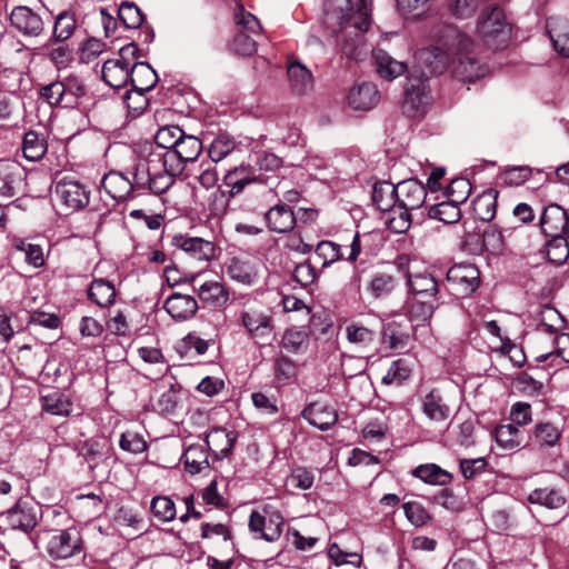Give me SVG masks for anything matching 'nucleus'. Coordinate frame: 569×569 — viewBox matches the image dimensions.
Here are the masks:
<instances>
[{
	"label": "nucleus",
	"mask_w": 569,
	"mask_h": 569,
	"mask_svg": "<svg viewBox=\"0 0 569 569\" xmlns=\"http://www.w3.org/2000/svg\"><path fill=\"white\" fill-rule=\"evenodd\" d=\"M421 410L429 421L437 425H445L451 413L450 407L436 389L422 397Z\"/></svg>",
	"instance_id": "nucleus-19"
},
{
	"label": "nucleus",
	"mask_w": 569,
	"mask_h": 569,
	"mask_svg": "<svg viewBox=\"0 0 569 569\" xmlns=\"http://www.w3.org/2000/svg\"><path fill=\"white\" fill-rule=\"evenodd\" d=\"M372 201L379 210L396 213V186L388 181L377 182L372 190Z\"/></svg>",
	"instance_id": "nucleus-29"
},
{
	"label": "nucleus",
	"mask_w": 569,
	"mask_h": 569,
	"mask_svg": "<svg viewBox=\"0 0 569 569\" xmlns=\"http://www.w3.org/2000/svg\"><path fill=\"white\" fill-rule=\"evenodd\" d=\"M443 46L453 51L450 70L452 76L463 82H473L488 73V68L476 56L472 39L457 29L447 26L443 29Z\"/></svg>",
	"instance_id": "nucleus-2"
},
{
	"label": "nucleus",
	"mask_w": 569,
	"mask_h": 569,
	"mask_svg": "<svg viewBox=\"0 0 569 569\" xmlns=\"http://www.w3.org/2000/svg\"><path fill=\"white\" fill-rule=\"evenodd\" d=\"M302 417L310 425L323 431L330 429L338 420L336 410L320 402L307 406L302 411Z\"/></svg>",
	"instance_id": "nucleus-21"
},
{
	"label": "nucleus",
	"mask_w": 569,
	"mask_h": 569,
	"mask_svg": "<svg viewBox=\"0 0 569 569\" xmlns=\"http://www.w3.org/2000/svg\"><path fill=\"white\" fill-rule=\"evenodd\" d=\"M201 151L200 139L183 133L174 149L151 150L143 158L141 176L143 178L150 174V171L153 172L156 188L166 192L172 186L174 178L183 172L187 163L196 161Z\"/></svg>",
	"instance_id": "nucleus-1"
},
{
	"label": "nucleus",
	"mask_w": 569,
	"mask_h": 569,
	"mask_svg": "<svg viewBox=\"0 0 569 569\" xmlns=\"http://www.w3.org/2000/svg\"><path fill=\"white\" fill-rule=\"evenodd\" d=\"M521 230L518 228L497 229L493 226L487 227L481 234H469L465 247L473 246L481 240V249H498L517 244Z\"/></svg>",
	"instance_id": "nucleus-13"
},
{
	"label": "nucleus",
	"mask_w": 569,
	"mask_h": 569,
	"mask_svg": "<svg viewBox=\"0 0 569 569\" xmlns=\"http://www.w3.org/2000/svg\"><path fill=\"white\" fill-rule=\"evenodd\" d=\"M269 227L277 232L291 231L296 224V216L290 207L283 203L276 204L266 213Z\"/></svg>",
	"instance_id": "nucleus-27"
},
{
	"label": "nucleus",
	"mask_w": 569,
	"mask_h": 569,
	"mask_svg": "<svg viewBox=\"0 0 569 569\" xmlns=\"http://www.w3.org/2000/svg\"><path fill=\"white\" fill-rule=\"evenodd\" d=\"M498 191L489 189L473 201L475 214L482 221H490L496 214Z\"/></svg>",
	"instance_id": "nucleus-39"
},
{
	"label": "nucleus",
	"mask_w": 569,
	"mask_h": 569,
	"mask_svg": "<svg viewBox=\"0 0 569 569\" xmlns=\"http://www.w3.org/2000/svg\"><path fill=\"white\" fill-rule=\"evenodd\" d=\"M54 194L59 203L71 212L81 210L89 203V191L77 180L61 179L56 183Z\"/></svg>",
	"instance_id": "nucleus-14"
},
{
	"label": "nucleus",
	"mask_w": 569,
	"mask_h": 569,
	"mask_svg": "<svg viewBox=\"0 0 569 569\" xmlns=\"http://www.w3.org/2000/svg\"><path fill=\"white\" fill-rule=\"evenodd\" d=\"M470 193L471 183L466 178L452 179L445 192L447 199L458 204L463 203L469 198Z\"/></svg>",
	"instance_id": "nucleus-59"
},
{
	"label": "nucleus",
	"mask_w": 569,
	"mask_h": 569,
	"mask_svg": "<svg viewBox=\"0 0 569 569\" xmlns=\"http://www.w3.org/2000/svg\"><path fill=\"white\" fill-rule=\"evenodd\" d=\"M118 17L128 29H136L143 22V14L133 2H122L118 8Z\"/></svg>",
	"instance_id": "nucleus-57"
},
{
	"label": "nucleus",
	"mask_w": 569,
	"mask_h": 569,
	"mask_svg": "<svg viewBox=\"0 0 569 569\" xmlns=\"http://www.w3.org/2000/svg\"><path fill=\"white\" fill-rule=\"evenodd\" d=\"M429 216L445 223H456L459 221L461 212L458 203H453L451 200L447 199L446 201L432 206L429 210Z\"/></svg>",
	"instance_id": "nucleus-47"
},
{
	"label": "nucleus",
	"mask_w": 569,
	"mask_h": 569,
	"mask_svg": "<svg viewBox=\"0 0 569 569\" xmlns=\"http://www.w3.org/2000/svg\"><path fill=\"white\" fill-rule=\"evenodd\" d=\"M370 0H326L327 14L336 17L340 24L365 32L370 26Z\"/></svg>",
	"instance_id": "nucleus-4"
},
{
	"label": "nucleus",
	"mask_w": 569,
	"mask_h": 569,
	"mask_svg": "<svg viewBox=\"0 0 569 569\" xmlns=\"http://www.w3.org/2000/svg\"><path fill=\"white\" fill-rule=\"evenodd\" d=\"M152 515L160 521L169 522L176 518V505L167 496H157L150 503Z\"/></svg>",
	"instance_id": "nucleus-52"
},
{
	"label": "nucleus",
	"mask_w": 569,
	"mask_h": 569,
	"mask_svg": "<svg viewBox=\"0 0 569 569\" xmlns=\"http://www.w3.org/2000/svg\"><path fill=\"white\" fill-rule=\"evenodd\" d=\"M234 20L238 32L232 42V49L241 56H251L257 51V41L253 36L261 32V26L258 19L250 12L239 7L234 13Z\"/></svg>",
	"instance_id": "nucleus-6"
},
{
	"label": "nucleus",
	"mask_w": 569,
	"mask_h": 569,
	"mask_svg": "<svg viewBox=\"0 0 569 569\" xmlns=\"http://www.w3.org/2000/svg\"><path fill=\"white\" fill-rule=\"evenodd\" d=\"M137 50L133 43H129L119 50L118 57L103 62L101 73L107 84L120 89L129 82L131 61L128 58H134Z\"/></svg>",
	"instance_id": "nucleus-8"
},
{
	"label": "nucleus",
	"mask_w": 569,
	"mask_h": 569,
	"mask_svg": "<svg viewBox=\"0 0 569 569\" xmlns=\"http://www.w3.org/2000/svg\"><path fill=\"white\" fill-rule=\"evenodd\" d=\"M184 468L188 472L196 475L209 466L208 455L202 446H190L182 456Z\"/></svg>",
	"instance_id": "nucleus-44"
},
{
	"label": "nucleus",
	"mask_w": 569,
	"mask_h": 569,
	"mask_svg": "<svg viewBox=\"0 0 569 569\" xmlns=\"http://www.w3.org/2000/svg\"><path fill=\"white\" fill-rule=\"evenodd\" d=\"M224 184L230 188V197L241 193L244 188L257 181L252 170L246 166L234 167L227 171L223 178Z\"/></svg>",
	"instance_id": "nucleus-28"
},
{
	"label": "nucleus",
	"mask_w": 569,
	"mask_h": 569,
	"mask_svg": "<svg viewBox=\"0 0 569 569\" xmlns=\"http://www.w3.org/2000/svg\"><path fill=\"white\" fill-rule=\"evenodd\" d=\"M182 129L178 126H166L160 128L154 137L156 148L153 150H172L183 136Z\"/></svg>",
	"instance_id": "nucleus-50"
},
{
	"label": "nucleus",
	"mask_w": 569,
	"mask_h": 569,
	"mask_svg": "<svg viewBox=\"0 0 569 569\" xmlns=\"http://www.w3.org/2000/svg\"><path fill=\"white\" fill-rule=\"evenodd\" d=\"M42 409L54 416H68L72 403L69 397L60 391H52L41 398Z\"/></svg>",
	"instance_id": "nucleus-38"
},
{
	"label": "nucleus",
	"mask_w": 569,
	"mask_h": 569,
	"mask_svg": "<svg viewBox=\"0 0 569 569\" xmlns=\"http://www.w3.org/2000/svg\"><path fill=\"white\" fill-rule=\"evenodd\" d=\"M10 23L12 28L26 38H37L44 30L42 18L26 6H18L12 9Z\"/></svg>",
	"instance_id": "nucleus-18"
},
{
	"label": "nucleus",
	"mask_w": 569,
	"mask_h": 569,
	"mask_svg": "<svg viewBox=\"0 0 569 569\" xmlns=\"http://www.w3.org/2000/svg\"><path fill=\"white\" fill-rule=\"evenodd\" d=\"M448 281L461 286L466 293L473 292L479 284V271L471 264H458L447 272Z\"/></svg>",
	"instance_id": "nucleus-25"
},
{
	"label": "nucleus",
	"mask_w": 569,
	"mask_h": 569,
	"mask_svg": "<svg viewBox=\"0 0 569 569\" xmlns=\"http://www.w3.org/2000/svg\"><path fill=\"white\" fill-rule=\"evenodd\" d=\"M19 170L14 164H6L0 168V194L13 197L17 183H19Z\"/></svg>",
	"instance_id": "nucleus-56"
},
{
	"label": "nucleus",
	"mask_w": 569,
	"mask_h": 569,
	"mask_svg": "<svg viewBox=\"0 0 569 569\" xmlns=\"http://www.w3.org/2000/svg\"><path fill=\"white\" fill-rule=\"evenodd\" d=\"M284 519L279 511H272L268 517L252 511L249 519V529L259 533V538L273 542L281 537Z\"/></svg>",
	"instance_id": "nucleus-16"
},
{
	"label": "nucleus",
	"mask_w": 569,
	"mask_h": 569,
	"mask_svg": "<svg viewBox=\"0 0 569 569\" xmlns=\"http://www.w3.org/2000/svg\"><path fill=\"white\" fill-rule=\"evenodd\" d=\"M42 50L58 69L67 68L73 60L72 50L66 41L54 42L53 39H49Z\"/></svg>",
	"instance_id": "nucleus-32"
},
{
	"label": "nucleus",
	"mask_w": 569,
	"mask_h": 569,
	"mask_svg": "<svg viewBox=\"0 0 569 569\" xmlns=\"http://www.w3.org/2000/svg\"><path fill=\"white\" fill-rule=\"evenodd\" d=\"M412 475L426 483L445 486L449 483L452 476L435 463L420 465L413 469Z\"/></svg>",
	"instance_id": "nucleus-33"
},
{
	"label": "nucleus",
	"mask_w": 569,
	"mask_h": 569,
	"mask_svg": "<svg viewBox=\"0 0 569 569\" xmlns=\"http://www.w3.org/2000/svg\"><path fill=\"white\" fill-rule=\"evenodd\" d=\"M553 350L539 355L537 361L545 362L550 359L552 366L569 362V333L558 335L553 340Z\"/></svg>",
	"instance_id": "nucleus-40"
},
{
	"label": "nucleus",
	"mask_w": 569,
	"mask_h": 569,
	"mask_svg": "<svg viewBox=\"0 0 569 569\" xmlns=\"http://www.w3.org/2000/svg\"><path fill=\"white\" fill-rule=\"evenodd\" d=\"M237 437L223 428L212 429L206 438V445L217 459L227 457L236 442Z\"/></svg>",
	"instance_id": "nucleus-26"
},
{
	"label": "nucleus",
	"mask_w": 569,
	"mask_h": 569,
	"mask_svg": "<svg viewBox=\"0 0 569 569\" xmlns=\"http://www.w3.org/2000/svg\"><path fill=\"white\" fill-rule=\"evenodd\" d=\"M396 263L399 270H402L408 279V286L413 297L437 298L438 283L432 276L428 273L413 274L410 270V259L407 254L397 258Z\"/></svg>",
	"instance_id": "nucleus-15"
},
{
	"label": "nucleus",
	"mask_w": 569,
	"mask_h": 569,
	"mask_svg": "<svg viewBox=\"0 0 569 569\" xmlns=\"http://www.w3.org/2000/svg\"><path fill=\"white\" fill-rule=\"evenodd\" d=\"M565 328V318L560 312L550 306H543L539 312L537 330L555 335Z\"/></svg>",
	"instance_id": "nucleus-42"
},
{
	"label": "nucleus",
	"mask_w": 569,
	"mask_h": 569,
	"mask_svg": "<svg viewBox=\"0 0 569 569\" xmlns=\"http://www.w3.org/2000/svg\"><path fill=\"white\" fill-rule=\"evenodd\" d=\"M242 325L253 336L262 337L271 331V319L257 309H249L241 315Z\"/></svg>",
	"instance_id": "nucleus-30"
},
{
	"label": "nucleus",
	"mask_w": 569,
	"mask_h": 569,
	"mask_svg": "<svg viewBox=\"0 0 569 569\" xmlns=\"http://www.w3.org/2000/svg\"><path fill=\"white\" fill-rule=\"evenodd\" d=\"M214 345L212 338L203 339L194 332L188 333L180 342L179 351L182 357L192 358L203 356L210 346Z\"/></svg>",
	"instance_id": "nucleus-37"
},
{
	"label": "nucleus",
	"mask_w": 569,
	"mask_h": 569,
	"mask_svg": "<svg viewBox=\"0 0 569 569\" xmlns=\"http://www.w3.org/2000/svg\"><path fill=\"white\" fill-rule=\"evenodd\" d=\"M372 56L378 74L388 81L400 77L407 70L405 62L396 60L382 49L373 50Z\"/></svg>",
	"instance_id": "nucleus-23"
},
{
	"label": "nucleus",
	"mask_w": 569,
	"mask_h": 569,
	"mask_svg": "<svg viewBox=\"0 0 569 569\" xmlns=\"http://www.w3.org/2000/svg\"><path fill=\"white\" fill-rule=\"evenodd\" d=\"M47 152V142L34 131H28L22 142L23 157L32 162L39 161Z\"/></svg>",
	"instance_id": "nucleus-41"
},
{
	"label": "nucleus",
	"mask_w": 569,
	"mask_h": 569,
	"mask_svg": "<svg viewBox=\"0 0 569 569\" xmlns=\"http://www.w3.org/2000/svg\"><path fill=\"white\" fill-rule=\"evenodd\" d=\"M496 440L502 448L513 449L520 446L519 430L513 423L502 425L496 430Z\"/></svg>",
	"instance_id": "nucleus-61"
},
{
	"label": "nucleus",
	"mask_w": 569,
	"mask_h": 569,
	"mask_svg": "<svg viewBox=\"0 0 569 569\" xmlns=\"http://www.w3.org/2000/svg\"><path fill=\"white\" fill-rule=\"evenodd\" d=\"M397 210H415L420 208L427 197L425 186L417 179H406L396 184Z\"/></svg>",
	"instance_id": "nucleus-17"
},
{
	"label": "nucleus",
	"mask_w": 569,
	"mask_h": 569,
	"mask_svg": "<svg viewBox=\"0 0 569 569\" xmlns=\"http://www.w3.org/2000/svg\"><path fill=\"white\" fill-rule=\"evenodd\" d=\"M555 49L569 58V22L550 19L547 22Z\"/></svg>",
	"instance_id": "nucleus-34"
},
{
	"label": "nucleus",
	"mask_w": 569,
	"mask_h": 569,
	"mask_svg": "<svg viewBox=\"0 0 569 569\" xmlns=\"http://www.w3.org/2000/svg\"><path fill=\"white\" fill-rule=\"evenodd\" d=\"M346 337L350 343L368 347L375 341L376 333L360 323L352 322L346 327Z\"/></svg>",
	"instance_id": "nucleus-53"
},
{
	"label": "nucleus",
	"mask_w": 569,
	"mask_h": 569,
	"mask_svg": "<svg viewBox=\"0 0 569 569\" xmlns=\"http://www.w3.org/2000/svg\"><path fill=\"white\" fill-rule=\"evenodd\" d=\"M479 7L478 0H448V9L457 19L471 18Z\"/></svg>",
	"instance_id": "nucleus-64"
},
{
	"label": "nucleus",
	"mask_w": 569,
	"mask_h": 569,
	"mask_svg": "<svg viewBox=\"0 0 569 569\" xmlns=\"http://www.w3.org/2000/svg\"><path fill=\"white\" fill-rule=\"evenodd\" d=\"M281 346L291 353H298L308 346V333L306 330L291 328L283 333Z\"/></svg>",
	"instance_id": "nucleus-51"
},
{
	"label": "nucleus",
	"mask_w": 569,
	"mask_h": 569,
	"mask_svg": "<svg viewBox=\"0 0 569 569\" xmlns=\"http://www.w3.org/2000/svg\"><path fill=\"white\" fill-rule=\"evenodd\" d=\"M236 148L233 138L226 133L218 134L211 142L208 153L210 161L217 163L230 154Z\"/></svg>",
	"instance_id": "nucleus-48"
},
{
	"label": "nucleus",
	"mask_w": 569,
	"mask_h": 569,
	"mask_svg": "<svg viewBox=\"0 0 569 569\" xmlns=\"http://www.w3.org/2000/svg\"><path fill=\"white\" fill-rule=\"evenodd\" d=\"M530 503H538L549 509H557L565 505L566 500L559 491L555 489L539 488L531 491L528 496Z\"/></svg>",
	"instance_id": "nucleus-45"
},
{
	"label": "nucleus",
	"mask_w": 569,
	"mask_h": 569,
	"mask_svg": "<svg viewBox=\"0 0 569 569\" xmlns=\"http://www.w3.org/2000/svg\"><path fill=\"white\" fill-rule=\"evenodd\" d=\"M443 31L439 36L438 44L431 48H426L419 51L418 61L421 69L415 70L418 74L425 72L427 79L433 74L442 73L448 67L451 66L455 50L451 51L442 43Z\"/></svg>",
	"instance_id": "nucleus-11"
},
{
	"label": "nucleus",
	"mask_w": 569,
	"mask_h": 569,
	"mask_svg": "<svg viewBox=\"0 0 569 569\" xmlns=\"http://www.w3.org/2000/svg\"><path fill=\"white\" fill-rule=\"evenodd\" d=\"M411 373V369L406 363L405 360L399 359L391 363L389 370L382 378V382L386 385H401L403 381H406Z\"/></svg>",
	"instance_id": "nucleus-62"
},
{
	"label": "nucleus",
	"mask_w": 569,
	"mask_h": 569,
	"mask_svg": "<svg viewBox=\"0 0 569 569\" xmlns=\"http://www.w3.org/2000/svg\"><path fill=\"white\" fill-rule=\"evenodd\" d=\"M143 163V158L140 159L134 166V171L132 172V178L124 176L118 171H110L103 176L101 181V187L104 191L117 201H124L130 196L137 193L141 194L147 191L160 194L163 193L164 190H159L154 184V176L153 172L150 171V174H146L147 177L141 176V167Z\"/></svg>",
	"instance_id": "nucleus-3"
},
{
	"label": "nucleus",
	"mask_w": 569,
	"mask_h": 569,
	"mask_svg": "<svg viewBox=\"0 0 569 569\" xmlns=\"http://www.w3.org/2000/svg\"><path fill=\"white\" fill-rule=\"evenodd\" d=\"M379 101V92L375 84L362 83L351 88L348 94V103L355 110H370Z\"/></svg>",
	"instance_id": "nucleus-22"
},
{
	"label": "nucleus",
	"mask_w": 569,
	"mask_h": 569,
	"mask_svg": "<svg viewBox=\"0 0 569 569\" xmlns=\"http://www.w3.org/2000/svg\"><path fill=\"white\" fill-rule=\"evenodd\" d=\"M201 301L214 307H223L229 301V291L218 281H206L198 289Z\"/></svg>",
	"instance_id": "nucleus-31"
},
{
	"label": "nucleus",
	"mask_w": 569,
	"mask_h": 569,
	"mask_svg": "<svg viewBox=\"0 0 569 569\" xmlns=\"http://www.w3.org/2000/svg\"><path fill=\"white\" fill-rule=\"evenodd\" d=\"M79 453L90 468H94L108 457L107 442L103 439H89L80 446Z\"/></svg>",
	"instance_id": "nucleus-36"
},
{
	"label": "nucleus",
	"mask_w": 569,
	"mask_h": 569,
	"mask_svg": "<svg viewBox=\"0 0 569 569\" xmlns=\"http://www.w3.org/2000/svg\"><path fill=\"white\" fill-rule=\"evenodd\" d=\"M119 446L122 450L133 455L141 453L148 448L143 436L132 430H127L121 435Z\"/></svg>",
	"instance_id": "nucleus-60"
},
{
	"label": "nucleus",
	"mask_w": 569,
	"mask_h": 569,
	"mask_svg": "<svg viewBox=\"0 0 569 569\" xmlns=\"http://www.w3.org/2000/svg\"><path fill=\"white\" fill-rule=\"evenodd\" d=\"M74 30L76 19L73 14L68 11H63L59 13L56 19L52 37L50 39H53L54 42H63L73 34Z\"/></svg>",
	"instance_id": "nucleus-49"
},
{
	"label": "nucleus",
	"mask_w": 569,
	"mask_h": 569,
	"mask_svg": "<svg viewBox=\"0 0 569 569\" xmlns=\"http://www.w3.org/2000/svg\"><path fill=\"white\" fill-rule=\"evenodd\" d=\"M41 98L51 106L72 104V99L66 98V88L61 81H53L41 88Z\"/></svg>",
	"instance_id": "nucleus-58"
},
{
	"label": "nucleus",
	"mask_w": 569,
	"mask_h": 569,
	"mask_svg": "<svg viewBox=\"0 0 569 569\" xmlns=\"http://www.w3.org/2000/svg\"><path fill=\"white\" fill-rule=\"evenodd\" d=\"M569 218L567 212L558 204L548 206L540 218L542 232L547 238V249H560L568 247L567 239L562 236L568 226Z\"/></svg>",
	"instance_id": "nucleus-10"
},
{
	"label": "nucleus",
	"mask_w": 569,
	"mask_h": 569,
	"mask_svg": "<svg viewBox=\"0 0 569 569\" xmlns=\"http://www.w3.org/2000/svg\"><path fill=\"white\" fill-rule=\"evenodd\" d=\"M477 31L487 46L493 49L505 48L510 38V27L501 8H485L478 19Z\"/></svg>",
	"instance_id": "nucleus-5"
},
{
	"label": "nucleus",
	"mask_w": 569,
	"mask_h": 569,
	"mask_svg": "<svg viewBox=\"0 0 569 569\" xmlns=\"http://www.w3.org/2000/svg\"><path fill=\"white\" fill-rule=\"evenodd\" d=\"M47 551L54 559H68L82 551V539L77 528L54 531L48 542Z\"/></svg>",
	"instance_id": "nucleus-12"
},
{
	"label": "nucleus",
	"mask_w": 569,
	"mask_h": 569,
	"mask_svg": "<svg viewBox=\"0 0 569 569\" xmlns=\"http://www.w3.org/2000/svg\"><path fill=\"white\" fill-rule=\"evenodd\" d=\"M7 521L12 529L23 531H29L37 525V519L32 510L20 505L14 506L7 512Z\"/></svg>",
	"instance_id": "nucleus-43"
},
{
	"label": "nucleus",
	"mask_w": 569,
	"mask_h": 569,
	"mask_svg": "<svg viewBox=\"0 0 569 569\" xmlns=\"http://www.w3.org/2000/svg\"><path fill=\"white\" fill-rule=\"evenodd\" d=\"M408 335L402 332L395 323H389L382 332V341L390 349H403L408 342Z\"/></svg>",
	"instance_id": "nucleus-63"
},
{
	"label": "nucleus",
	"mask_w": 569,
	"mask_h": 569,
	"mask_svg": "<svg viewBox=\"0 0 569 569\" xmlns=\"http://www.w3.org/2000/svg\"><path fill=\"white\" fill-rule=\"evenodd\" d=\"M430 100L431 97L427 74L425 72L420 74L416 71L410 72L405 86L403 108L406 112L411 117L421 114L430 103Z\"/></svg>",
	"instance_id": "nucleus-9"
},
{
	"label": "nucleus",
	"mask_w": 569,
	"mask_h": 569,
	"mask_svg": "<svg viewBox=\"0 0 569 569\" xmlns=\"http://www.w3.org/2000/svg\"><path fill=\"white\" fill-rule=\"evenodd\" d=\"M129 81L132 89H134V96L139 99V103L137 106L131 104L130 100L133 98V94L126 93L124 100L127 107L133 111L141 112L147 106L144 92L154 88L158 82V76L150 64L146 62H134L131 64Z\"/></svg>",
	"instance_id": "nucleus-7"
},
{
	"label": "nucleus",
	"mask_w": 569,
	"mask_h": 569,
	"mask_svg": "<svg viewBox=\"0 0 569 569\" xmlns=\"http://www.w3.org/2000/svg\"><path fill=\"white\" fill-rule=\"evenodd\" d=\"M288 80L291 89L297 94H306L313 88L311 71L299 61L288 62Z\"/></svg>",
	"instance_id": "nucleus-24"
},
{
	"label": "nucleus",
	"mask_w": 569,
	"mask_h": 569,
	"mask_svg": "<svg viewBox=\"0 0 569 569\" xmlns=\"http://www.w3.org/2000/svg\"><path fill=\"white\" fill-rule=\"evenodd\" d=\"M89 299L99 307H108L113 303L116 290L111 282L103 279L94 280L88 289Z\"/></svg>",
	"instance_id": "nucleus-35"
},
{
	"label": "nucleus",
	"mask_w": 569,
	"mask_h": 569,
	"mask_svg": "<svg viewBox=\"0 0 569 569\" xmlns=\"http://www.w3.org/2000/svg\"><path fill=\"white\" fill-rule=\"evenodd\" d=\"M436 300L437 298L413 297L409 307L410 317L419 322L430 320L438 307Z\"/></svg>",
	"instance_id": "nucleus-46"
},
{
	"label": "nucleus",
	"mask_w": 569,
	"mask_h": 569,
	"mask_svg": "<svg viewBox=\"0 0 569 569\" xmlns=\"http://www.w3.org/2000/svg\"><path fill=\"white\" fill-rule=\"evenodd\" d=\"M226 272L232 279L248 283L251 282L252 278L256 276L253 266L238 258H231L226 262Z\"/></svg>",
	"instance_id": "nucleus-54"
},
{
	"label": "nucleus",
	"mask_w": 569,
	"mask_h": 569,
	"mask_svg": "<svg viewBox=\"0 0 569 569\" xmlns=\"http://www.w3.org/2000/svg\"><path fill=\"white\" fill-rule=\"evenodd\" d=\"M163 308L173 319L184 321L194 316L198 303L189 295L172 293L164 301Z\"/></svg>",
	"instance_id": "nucleus-20"
},
{
	"label": "nucleus",
	"mask_w": 569,
	"mask_h": 569,
	"mask_svg": "<svg viewBox=\"0 0 569 569\" xmlns=\"http://www.w3.org/2000/svg\"><path fill=\"white\" fill-rule=\"evenodd\" d=\"M395 288V278L386 273L376 274L368 284V290L375 299L388 297Z\"/></svg>",
	"instance_id": "nucleus-55"
}]
</instances>
